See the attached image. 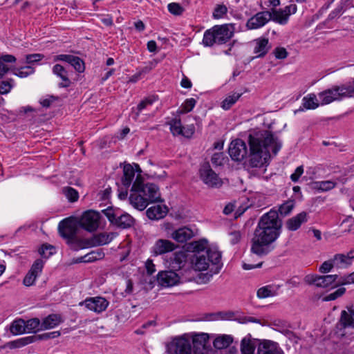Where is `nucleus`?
I'll use <instances>...</instances> for the list:
<instances>
[{
	"label": "nucleus",
	"mask_w": 354,
	"mask_h": 354,
	"mask_svg": "<svg viewBox=\"0 0 354 354\" xmlns=\"http://www.w3.org/2000/svg\"><path fill=\"white\" fill-rule=\"evenodd\" d=\"M79 225L75 217H68L62 220L58 225L59 235L66 240V243L71 242L77 236Z\"/></svg>",
	"instance_id": "7"
},
{
	"label": "nucleus",
	"mask_w": 354,
	"mask_h": 354,
	"mask_svg": "<svg viewBox=\"0 0 354 354\" xmlns=\"http://www.w3.org/2000/svg\"><path fill=\"white\" fill-rule=\"evenodd\" d=\"M216 35L214 34V26L212 28L207 30L203 35V44L205 46H212L216 44Z\"/></svg>",
	"instance_id": "39"
},
{
	"label": "nucleus",
	"mask_w": 354,
	"mask_h": 354,
	"mask_svg": "<svg viewBox=\"0 0 354 354\" xmlns=\"http://www.w3.org/2000/svg\"><path fill=\"white\" fill-rule=\"evenodd\" d=\"M257 353L258 354H284L278 343L268 339L261 340L259 343Z\"/></svg>",
	"instance_id": "18"
},
{
	"label": "nucleus",
	"mask_w": 354,
	"mask_h": 354,
	"mask_svg": "<svg viewBox=\"0 0 354 354\" xmlns=\"http://www.w3.org/2000/svg\"><path fill=\"white\" fill-rule=\"evenodd\" d=\"M180 280L179 274L176 272V270L171 269L160 271L157 275L158 283L164 287H171L177 285Z\"/></svg>",
	"instance_id": "14"
},
{
	"label": "nucleus",
	"mask_w": 354,
	"mask_h": 354,
	"mask_svg": "<svg viewBox=\"0 0 354 354\" xmlns=\"http://www.w3.org/2000/svg\"><path fill=\"white\" fill-rule=\"evenodd\" d=\"M319 105L316 95L314 93L308 94L303 97L301 106L299 109L295 110V113L303 111L304 109H315Z\"/></svg>",
	"instance_id": "29"
},
{
	"label": "nucleus",
	"mask_w": 354,
	"mask_h": 354,
	"mask_svg": "<svg viewBox=\"0 0 354 354\" xmlns=\"http://www.w3.org/2000/svg\"><path fill=\"white\" fill-rule=\"evenodd\" d=\"M283 334L290 340L293 344H297L300 338L292 331L285 330Z\"/></svg>",
	"instance_id": "63"
},
{
	"label": "nucleus",
	"mask_w": 354,
	"mask_h": 354,
	"mask_svg": "<svg viewBox=\"0 0 354 354\" xmlns=\"http://www.w3.org/2000/svg\"><path fill=\"white\" fill-rule=\"evenodd\" d=\"M38 252L43 258L48 259L55 253V248L52 245L44 243L38 250Z\"/></svg>",
	"instance_id": "43"
},
{
	"label": "nucleus",
	"mask_w": 354,
	"mask_h": 354,
	"mask_svg": "<svg viewBox=\"0 0 354 354\" xmlns=\"http://www.w3.org/2000/svg\"><path fill=\"white\" fill-rule=\"evenodd\" d=\"M295 207V200H288L279 207L278 211L270 209L263 214L259 220L253 236L251 239L250 252L259 257H263L275 248L274 243L281 233L282 216L288 215Z\"/></svg>",
	"instance_id": "2"
},
{
	"label": "nucleus",
	"mask_w": 354,
	"mask_h": 354,
	"mask_svg": "<svg viewBox=\"0 0 354 354\" xmlns=\"http://www.w3.org/2000/svg\"><path fill=\"white\" fill-rule=\"evenodd\" d=\"M276 291L272 290L271 286H266L258 289L257 295L259 299H265L276 295Z\"/></svg>",
	"instance_id": "42"
},
{
	"label": "nucleus",
	"mask_w": 354,
	"mask_h": 354,
	"mask_svg": "<svg viewBox=\"0 0 354 354\" xmlns=\"http://www.w3.org/2000/svg\"><path fill=\"white\" fill-rule=\"evenodd\" d=\"M304 173L303 166H299L296 168L295 172L291 174L290 179L292 181L296 183L299 180V178Z\"/></svg>",
	"instance_id": "64"
},
{
	"label": "nucleus",
	"mask_w": 354,
	"mask_h": 354,
	"mask_svg": "<svg viewBox=\"0 0 354 354\" xmlns=\"http://www.w3.org/2000/svg\"><path fill=\"white\" fill-rule=\"evenodd\" d=\"M44 57L43 54L33 53L26 55V63L33 64L41 61Z\"/></svg>",
	"instance_id": "57"
},
{
	"label": "nucleus",
	"mask_w": 354,
	"mask_h": 354,
	"mask_svg": "<svg viewBox=\"0 0 354 354\" xmlns=\"http://www.w3.org/2000/svg\"><path fill=\"white\" fill-rule=\"evenodd\" d=\"M135 174L133 166L129 163H125L123 166V176L122 183L126 187L129 188L134 179Z\"/></svg>",
	"instance_id": "32"
},
{
	"label": "nucleus",
	"mask_w": 354,
	"mask_h": 354,
	"mask_svg": "<svg viewBox=\"0 0 354 354\" xmlns=\"http://www.w3.org/2000/svg\"><path fill=\"white\" fill-rule=\"evenodd\" d=\"M193 236V231L187 227L178 228V230H174L171 234V237L179 243L186 242Z\"/></svg>",
	"instance_id": "27"
},
{
	"label": "nucleus",
	"mask_w": 354,
	"mask_h": 354,
	"mask_svg": "<svg viewBox=\"0 0 354 354\" xmlns=\"http://www.w3.org/2000/svg\"><path fill=\"white\" fill-rule=\"evenodd\" d=\"M73 56L74 55H73L61 54V55H55L53 58V61L54 62H59V61L65 62L70 64Z\"/></svg>",
	"instance_id": "62"
},
{
	"label": "nucleus",
	"mask_w": 354,
	"mask_h": 354,
	"mask_svg": "<svg viewBox=\"0 0 354 354\" xmlns=\"http://www.w3.org/2000/svg\"><path fill=\"white\" fill-rule=\"evenodd\" d=\"M167 211L168 209L165 205L161 206L158 205L149 207L147 210L146 214L150 220H159L167 215Z\"/></svg>",
	"instance_id": "26"
},
{
	"label": "nucleus",
	"mask_w": 354,
	"mask_h": 354,
	"mask_svg": "<svg viewBox=\"0 0 354 354\" xmlns=\"http://www.w3.org/2000/svg\"><path fill=\"white\" fill-rule=\"evenodd\" d=\"M62 192L70 202H75L79 198L78 192L71 187H63Z\"/></svg>",
	"instance_id": "46"
},
{
	"label": "nucleus",
	"mask_w": 354,
	"mask_h": 354,
	"mask_svg": "<svg viewBox=\"0 0 354 354\" xmlns=\"http://www.w3.org/2000/svg\"><path fill=\"white\" fill-rule=\"evenodd\" d=\"M130 191L129 203L140 211L144 210L149 203L163 201L158 185L150 183L145 184L139 177L136 178Z\"/></svg>",
	"instance_id": "3"
},
{
	"label": "nucleus",
	"mask_w": 354,
	"mask_h": 354,
	"mask_svg": "<svg viewBox=\"0 0 354 354\" xmlns=\"http://www.w3.org/2000/svg\"><path fill=\"white\" fill-rule=\"evenodd\" d=\"M114 233L100 232L94 234L90 239L91 247L104 245L109 243L114 238Z\"/></svg>",
	"instance_id": "23"
},
{
	"label": "nucleus",
	"mask_w": 354,
	"mask_h": 354,
	"mask_svg": "<svg viewBox=\"0 0 354 354\" xmlns=\"http://www.w3.org/2000/svg\"><path fill=\"white\" fill-rule=\"evenodd\" d=\"M209 337V335L204 333L192 336V348L194 354H208Z\"/></svg>",
	"instance_id": "12"
},
{
	"label": "nucleus",
	"mask_w": 354,
	"mask_h": 354,
	"mask_svg": "<svg viewBox=\"0 0 354 354\" xmlns=\"http://www.w3.org/2000/svg\"><path fill=\"white\" fill-rule=\"evenodd\" d=\"M333 260L337 268H346L351 265V260L348 259L344 254H336Z\"/></svg>",
	"instance_id": "37"
},
{
	"label": "nucleus",
	"mask_w": 354,
	"mask_h": 354,
	"mask_svg": "<svg viewBox=\"0 0 354 354\" xmlns=\"http://www.w3.org/2000/svg\"><path fill=\"white\" fill-rule=\"evenodd\" d=\"M53 73L62 80V82L58 84L59 87L67 88L70 86L71 82L68 77V71L63 66L59 64H55L53 67Z\"/></svg>",
	"instance_id": "25"
},
{
	"label": "nucleus",
	"mask_w": 354,
	"mask_h": 354,
	"mask_svg": "<svg viewBox=\"0 0 354 354\" xmlns=\"http://www.w3.org/2000/svg\"><path fill=\"white\" fill-rule=\"evenodd\" d=\"M101 218L100 212L88 209L84 211L80 218H77V221L79 227L88 232H94L99 228Z\"/></svg>",
	"instance_id": "6"
},
{
	"label": "nucleus",
	"mask_w": 354,
	"mask_h": 354,
	"mask_svg": "<svg viewBox=\"0 0 354 354\" xmlns=\"http://www.w3.org/2000/svg\"><path fill=\"white\" fill-rule=\"evenodd\" d=\"M269 11L271 17L270 20L281 25H285L288 23L290 15L297 12V6L290 4L283 9L272 8Z\"/></svg>",
	"instance_id": "10"
},
{
	"label": "nucleus",
	"mask_w": 354,
	"mask_h": 354,
	"mask_svg": "<svg viewBox=\"0 0 354 354\" xmlns=\"http://www.w3.org/2000/svg\"><path fill=\"white\" fill-rule=\"evenodd\" d=\"M334 86L339 100L354 96V79L351 82Z\"/></svg>",
	"instance_id": "20"
},
{
	"label": "nucleus",
	"mask_w": 354,
	"mask_h": 354,
	"mask_svg": "<svg viewBox=\"0 0 354 354\" xmlns=\"http://www.w3.org/2000/svg\"><path fill=\"white\" fill-rule=\"evenodd\" d=\"M170 131L174 136H181L183 127L180 119H172L170 122Z\"/></svg>",
	"instance_id": "44"
},
{
	"label": "nucleus",
	"mask_w": 354,
	"mask_h": 354,
	"mask_svg": "<svg viewBox=\"0 0 354 354\" xmlns=\"http://www.w3.org/2000/svg\"><path fill=\"white\" fill-rule=\"evenodd\" d=\"M109 304V301L105 298L95 297L86 298L84 301L80 302V305H84L88 310L100 313L107 308Z\"/></svg>",
	"instance_id": "13"
},
{
	"label": "nucleus",
	"mask_w": 354,
	"mask_h": 354,
	"mask_svg": "<svg viewBox=\"0 0 354 354\" xmlns=\"http://www.w3.org/2000/svg\"><path fill=\"white\" fill-rule=\"evenodd\" d=\"M187 261V254L185 252H176L167 261L168 268L176 271L180 270L186 265Z\"/></svg>",
	"instance_id": "19"
},
{
	"label": "nucleus",
	"mask_w": 354,
	"mask_h": 354,
	"mask_svg": "<svg viewBox=\"0 0 354 354\" xmlns=\"http://www.w3.org/2000/svg\"><path fill=\"white\" fill-rule=\"evenodd\" d=\"M61 333L59 331H53L49 333H43L41 335H38V337L39 340L48 339H54L59 337Z\"/></svg>",
	"instance_id": "61"
},
{
	"label": "nucleus",
	"mask_w": 354,
	"mask_h": 354,
	"mask_svg": "<svg viewBox=\"0 0 354 354\" xmlns=\"http://www.w3.org/2000/svg\"><path fill=\"white\" fill-rule=\"evenodd\" d=\"M221 252L215 248H208L205 252L195 253L192 259V263L196 270H205L209 263L215 266L214 274H217L221 268Z\"/></svg>",
	"instance_id": "4"
},
{
	"label": "nucleus",
	"mask_w": 354,
	"mask_h": 354,
	"mask_svg": "<svg viewBox=\"0 0 354 354\" xmlns=\"http://www.w3.org/2000/svg\"><path fill=\"white\" fill-rule=\"evenodd\" d=\"M347 310L341 312L339 319L337 324V327L339 330L345 328L354 329V305L347 306Z\"/></svg>",
	"instance_id": "15"
},
{
	"label": "nucleus",
	"mask_w": 354,
	"mask_h": 354,
	"mask_svg": "<svg viewBox=\"0 0 354 354\" xmlns=\"http://www.w3.org/2000/svg\"><path fill=\"white\" fill-rule=\"evenodd\" d=\"M233 342L231 335H223L217 337L213 342V346L216 349L221 350L228 347Z\"/></svg>",
	"instance_id": "34"
},
{
	"label": "nucleus",
	"mask_w": 354,
	"mask_h": 354,
	"mask_svg": "<svg viewBox=\"0 0 354 354\" xmlns=\"http://www.w3.org/2000/svg\"><path fill=\"white\" fill-rule=\"evenodd\" d=\"M44 262L41 259H36L32 263L30 269L29 270L32 273L35 274L37 277L42 272Z\"/></svg>",
	"instance_id": "51"
},
{
	"label": "nucleus",
	"mask_w": 354,
	"mask_h": 354,
	"mask_svg": "<svg viewBox=\"0 0 354 354\" xmlns=\"http://www.w3.org/2000/svg\"><path fill=\"white\" fill-rule=\"evenodd\" d=\"M102 213L114 226L120 229H129L134 225L135 219L128 213L122 212L120 208L109 206L102 209Z\"/></svg>",
	"instance_id": "5"
},
{
	"label": "nucleus",
	"mask_w": 354,
	"mask_h": 354,
	"mask_svg": "<svg viewBox=\"0 0 354 354\" xmlns=\"http://www.w3.org/2000/svg\"><path fill=\"white\" fill-rule=\"evenodd\" d=\"M26 323V330L27 333H36L37 331L41 330V324L39 318H32L27 321H25Z\"/></svg>",
	"instance_id": "41"
},
{
	"label": "nucleus",
	"mask_w": 354,
	"mask_h": 354,
	"mask_svg": "<svg viewBox=\"0 0 354 354\" xmlns=\"http://www.w3.org/2000/svg\"><path fill=\"white\" fill-rule=\"evenodd\" d=\"M70 64L77 73H83L85 70V64L82 59L77 56H73Z\"/></svg>",
	"instance_id": "48"
},
{
	"label": "nucleus",
	"mask_w": 354,
	"mask_h": 354,
	"mask_svg": "<svg viewBox=\"0 0 354 354\" xmlns=\"http://www.w3.org/2000/svg\"><path fill=\"white\" fill-rule=\"evenodd\" d=\"M273 53L277 59H283L286 58L288 55V53L285 48L283 47H277Z\"/></svg>",
	"instance_id": "59"
},
{
	"label": "nucleus",
	"mask_w": 354,
	"mask_h": 354,
	"mask_svg": "<svg viewBox=\"0 0 354 354\" xmlns=\"http://www.w3.org/2000/svg\"><path fill=\"white\" fill-rule=\"evenodd\" d=\"M345 292H346V288L344 287H341V288H338L337 290H336L335 292H331V293L327 295L326 296H325V297L324 298V300L326 301L335 300L338 297L342 296L345 293Z\"/></svg>",
	"instance_id": "54"
},
{
	"label": "nucleus",
	"mask_w": 354,
	"mask_h": 354,
	"mask_svg": "<svg viewBox=\"0 0 354 354\" xmlns=\"http://www.w3.org/2000/svg\"><path fill=\"white\" fill-rule=\"evenodd\" d=\"M354 283V272L344 276H339L335 286Z\"/></svg>",
	"instance_id": "49"
},
{
	"label": "nucleus",
	"mask_w": 354,
	"mask_h": 354,
	"mask_svg": "<svg viewBox=\"0 0 354 354\" xmlns=\"http://www.w3.org/2000/svg\"><path fill=\"white\" fill-rule=\"evenodd\" d=\"M168 354H192V344L185 335L176 337L166 345Z\"/></svg>",
	"instance_id": "8"
},
{
	"label": "nucleus",
	"mask_w": 354,
	"mask_h": 354,
	"mask_svg": "<svg viewBox=\"0 0 354 354\" xmlns=\"http://www.w3.org/2000/svg\"><path fill=\"white\" fill-rule=\"evenodd\" d=\"M16 61V57L12 55L6 54L0 56V80L10 71V68L6 64L15 63Z\"/></svg>",
	"instance_id": "31"
},
{
	"label": "nucleus",
	"mask_w": 354,
	"mask_h": 354,
	"mask_svg": "<svg viewBox=\"0 0 354 354\" xmlns=\"http://www.w3.org/2000/svg\"><path fill=\"white\" fill-rule=\"evenodd\" d=\"M335 267L333 258L324 261L319 268V271L321 273H327L331 271V270Z\"/></svg>",
	"instance_id": "56"
},
{
	"label": "nucleus",
	"mask_w": 354,
	"mask_h": 354,
	"mask_svg": "<svg viewBox=\"0 0 354 354\" xmlns=\"http://www.w3.org/2000/svg\"><path fill=\"white\" fill-rule=\"evenodd\" d=\"M249 149L245 142L237 138L231 142L228 153L231 158L240 162L245 158V167L260 168L268 163L270 154L268 146L273 145L272 153L277 155L282 147L281 142L267 130L253 131L248 138Z\"/></svg>",
	"instance_id": "1"
},
{
	"label": "nucleus",
	"mask_w": 354,
	"mask_h": 354,
	"mask_svg": "<svg viewBox=\"0 0 354 354\" xmlns=\"http://www.w3.org/2000/svg\"><path fill=\"white\" fill-rule=\"evenodd\" d=\"M10 332L14 335L26 333V323L22 319L15 320L10 326Z\"/></svg>",
	"instance_id": "38"
},
{
	"label": "nucleus",
	"mask_w": 354,
	"mask_h": 354,
	"mask_svg": "<svg viewBox=\"0 0 354 354\" xmlns=\"http://www.w3.org/2000/svg\"><path fill=\"white\" fill-rule=\"evenodd\" d=\"M307 221V213L306 212H301L286 221V227L290 231H296L301 227L302 223Z\"/></svg>",
	"instance_id": "24"
},
{
	"label": "nucleus",
	"mask_w": 354,
	"mask_h": 354,
	"mask_svg": "<svg viewBox=\"0 0 354 354\" xmlns=\"http://www.w3.org/2000/svg\"><path fill=\"white\" fill-rule=\"evenodd\" d=\"M14 80L9 79L6 81H2L0 82V94L6 95L8 94L12 88L13 87Z\"/></svg>",
	"instance_id": "53"
},
{
	"label": "nucleus",
	"mask_w": 354,
	"mask_h": 354,
	"mask_svg": "<svg viewBox=\"0 0 354 354\" xmlns=\"http://www.w3.org/2000/svg\"><path fill=\"white\" fill-rule=\"evenodd\" d=\"M337 279H339L337 274L319 275L317 287L327 288L333 283L336 284Z\"/></svg>",
	"instance_id": "33"
},
{
	"label": "nucleus",
	"mask_w": 354,
	"mask_h": 354,
	"mask_svg": "<svg viewBox=\"0 0 354 354\" xmlns=\"http://www.w3.org/2000/svg\"><path fill=\"white\" fill-rule=\"evenodd\" d=\"M256 46L254 48V53L257 54V56L253 57L252 59L255 58H261L266 55L271 46L269 44L268 38H259L254 41Z\"/></svg>",
	"instance_id": "21"
},
{
	"label": "nucleus",
	"mask_w": 354,
	"mask_h": 354,
	"mask_svg": "<svg viewBox=\"0 0 354 354\" xmlns=\"http://www.w3.org/2000/svg\"><path fill=\"white\" fill-rule=\"evenodd\" d=\"M207 244V241L205 239H201L198 241H194L192 243L193 251L195 253L205 252L207 249L206 245Z\"/></svg>",
	"instance_id": "50"
},
{
	"label": "nucleus",
	"mask_w": 354,
	"mask_h": 354,
	"mask_svg": "<svg viewBox=\"0 0 354 354\" xmlns=\"http://www.w3.org/2000/svg\"><path fill=\"white\" fill-rule=\"evenodd\" d=\"M67 244L71 246L72 250L75 251L91 248V245H90V239H78L77 236L74 237V239L71 240V242L68 243Z\"/></svg>",
	"instance_id": "35"
},
{
	"label": "nucleus",
	"mask_w": 354,
	"mask_h": 354,
	"mask_svg": "<svg viewBox=\"0 0 354 354\" xmlns=\"http://www.w3.org/2000/svg\"><path fill=\"white\" fill-rule=\"evenodd\" d=\"M270 17L269 10L259 12L248 20L246 26L251 30L259 28L266 24Z\"/></svg>",
	"instance_id": "16"
},
{
	"label": "nucleus",
	"mask_w": 354,
	"mask_h": 354,
	"mask_svg": "<svg viewBox=\"0 0 354 354\" xmlns=\"http://www.w3.org/2000/svg\"><path fill=\"white\" fill-rule=\"evenodd\" d=\"M335 186V183L330 180L318 181L313 183V188L322 192H326L332 189Z\"/></svg>",
	"instance_id": "45"
},
{
	"label": "nucleus",
	"mask_w": 354,
	"mask_h": 354,
	"mask_svg": "<svg viewBox=\"0 0 354 354\" xmlns=\"http://www.w3.org/2000/svg\"><path fill=\"white\" fill-rule=\"evenodd\" d=\"M37 277L35 274L32 273L29 270L23 280V283L26 286H32L35 283Z\"/></svg>",
	"instance_id": "60"
},
{
	"label": "nucleus",
	"mask_w": 354,
	"mask_h": 354,
	"mask_svg": "<svg viewBox=\"0 0 354 354\" xmlns=\"http://www.w3.org/2000/svg\"><path fill=\"white\" fill-rule=\"evenodd\" d=\"M241 95V93H234L232 95L227 96L221 102V107L224 110H229L237 102Z\"/></svg>",
	"instance_id": "40"
},
{
	"label": "nucleus",
	"mask_w": 354,
	"mask_h": 354,
	"mask_svg": "<svg viewBox=\"0 0 354 354\" xmlns=\"http://www.w3.org/2000/svg\"><path fill=\"white\" fill-rule=\"evenodd\" d=\"M63 322L60 315L50 314L46 317L41 322V330L53 328Z\"/></svg>",
	"instance_id": "30"
},
{
	"label": "nucleus",
	"mask_w": 354,
	"mask_h": 354,
	"mask_svg": "<svg viewBox=\"0 0 354 354\" xmlns=\"http://www.w3.org/2000/svg\"><path fill=\"white\" fill-rule=\"evenodd\" d=\"M196 104V100L194 98L187 99L181 106V113H187L192 111Z\"/></svg>",
	"instance_id": "52"
},
{
	"label": "nucleus",
	"mask_w": 354,
	"mask_h": 354,
	"mask_svg": "<svg viewBox=\"0 0 354 354\" xmlns=\"http://www.w3.org/2000/svg\"><path fill=\"white\" fill-rule=\"evenodd\" d=\"M234 26L232 24L214 26V34L217 44L227 43L234 36Z\"/></svg>",
	"instance_id": "11"
},
{
	"label": "nucleus",
	"mask_w": 354,
	"mask_h": 354,
	"mask_svg": "<svg viewBox=\"0 0 354 354\" xmlns=\"http://www.w3.org/2000/svg\"><path fill=\"white\" fill-rule=\"evenodd\" d=\"M227 12V8L225 5H217L214 10L213 17L214 19L222 18Z\"/></svg>",
	"instance_id": "58"
},
{
	"label": "nucleus",
	"mask_w": 354,
	"mask_h": 354,
	"mask_svg": "<svg viewBox=\"0 0 354 354\" xmlns=\"http://www.w3.org/2000/svg\"><path fill=\"white\" fill-rule=\"evenodd\" d=\"M104 252L102 249H98L93 250L86 254L87 263H92L100 259H102L104 257Z\"/></svg>",
	"instance_id": "47"
},
{
	"label": "nucleus",
	"mask_w": 354,
	"mask_h": 354,
	"mask_svg": "<svg viewBox=\"0 0 354 354\" xmlns=\"http://www.w3.org/2000/svg\"><path fill=\"white\" fill-rule=\"evenodd\" d=\"M13 74L20 78L27 77L35 73V68L31 66H25L20 68L9 67Z\"/></svg>",
	"instance_id": "36"
},
{
	"label": "nucleus",
	"mask_w": 354,
	"mask_h": 354,
	"mask_svg": "<svg viewBox=\"0 0 354 354\" xmlns=\"http://www.w3.org/2000/svg\"><path fill=\"white\" fill-rule=\"evenodd\" d=\"M335 86L330 88L326 89L318 93V97L320 100L321 105L328 104L334 101H339L338 96H337Z\"/></svg>",
	"instance_id": "28"
},
{
	"label": "nucleus",
	"mask_w": 354,
	"mask_h": 354,
	"mask_svg": "<svg viewBox=\"0 0 354 354\" xmlns=\"http://www.w3.org/2000/svg\"><path fill=\"white\" fill-rule=\"evenodd\" d=\"M261 340L252 339L250 334H248L243 337L241 342V354H254V351L257 344Z\"/></svg>",
	"instance_id": "22"
},
{
	"label": "nucleus",
	"mask_w": 354,
	"mask_h": 354,
	"mask_svg": "<svg viewBox=\"0 0 354 354\" xmlns=\"http://www.w3.org/2000/svg\"><path fill=\"white\" fill-rule=\"evenodd\" d=\"M176 247V245L171 241L160 239L155 242L151 252L153 256H158L174 251Z\"/></svg>",
	"instance_id": "17"
},
{
	"label": "nucleus",
	"mask_w": 354,
	"mask_h": 354,
	"mask_svg": "<svg viewBox=\"0 0 354 354\" xmlns=\"http://www.w3.org/2000/svg\"><path fill=\"white\" fill-rule=\"evenodd\" d=\"M199 175L201 180L209 187L218 188L222 184V180L217 174L211 168L209 162H205L199 169Z\"/></svg>",
	"instance_id": "9"
},
{
	"label": "nucleus",
	"mask_w": 354,
	"mask_h": 354,
	"mask_svg": "<svg viewBox=\"0 0 354 354\" xmlns=\"http://www.w3.org/2000/svg\"><path fill=\"white\" fill-rule=\"evenodd\" d=\"M169 12L174 15H180L184 8L178 3H170L167 6Z\"/></svg>",
	"instance_id": "55"
}]
</instances>
